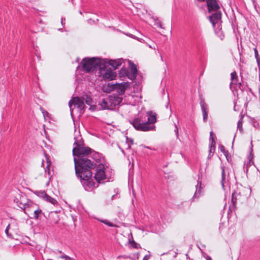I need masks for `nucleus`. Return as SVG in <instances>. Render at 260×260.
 <instances>
[{"instance_id": "obj_1", "label": "nucleus", "mask_w": 260, "mask_h": 260, "mask_svg": "<svg viewBox=\"0 0 260 260\" xmlns=\"http://www.w3.org/2000/svg\"><path fill=\"white\" fill-rule=\"evenodd\" d=\"M74 160L76 174L80 178L85 189L93 187L95 183L91 178V170L95 168L96 164L87 157H74Z\"/></svg>"}, {"instance_id": "obj_2", "label": "nucleus", "mask_w": 260, "mask_h": 260, "mask_svg": "<svg viewBox=\"0 0 260 260\" xmlns=\"http://www.w3.org/2000/svg\"><path fill=\"white\" fill-rule=\"evenodd\" d=\"M148 116L147 120H143L141 118H136L132 122L135 129L138 131L147 132L153 130L154 126L150 125L156 121V114L155 113L150 111L147 112Z\"/></svg>"}, {"instance_id": "obj_3", "label": "nucleus", "mask_w": 260, "mask_h": 260, "mask_svg": "<svg viewBox=\"0 0 260 260\" xmlns=\"http://www.w3.org/2000/svg\"><path fill=\"white\" fill-rule=\"evenodd\" d=\"M74 139V145L76 146L73 149V155H76L77 158L79 157L88 158V155L91 153V149L84 146L83 141L80 135L75 137Z\"/></svg>"}, {"instance_id": "obj_4", "label": "nucleus", "mask_w": 260, "mask_h": 260, "mask_svg": "<svg viewBox=\"0 0 260 260\" xmlns=\"http://www.w3.org/2000/svg\"><path fill=\"white\" fill-rule=\"evenodd\" d=\"M104 60H101L98 58H85L81 62L83 71L86 73L93 72L100 69Z\"/></svg>"}, {"instance_id": "obj_5", "label": "nucleus", "mask_w": 260, "mask_h": 260, "mask_svg": "<svg viewBox=\"0 0 260 260\" xmlns=\"http://www.w3.org/2000/svg\"><path fill=\"white\" fill-rule=\"evenodd\" d=\"M14 202L17 205L26 213L27 208H34L35 205L27 199V196H16Z\"/></svg>"}, {"instance_id": "obj_6", "label": "nucleus", "mask_w": 260, "mask_h": 260, "mask_svg": "<svg viewBox=\"0 0 260 260\" xmlns=\"http://www.w3.org/2000/svg\"><path fill=\"white\" fill-rule=\"evenodd\" d=\"M100 75L102 76L104 79L108 80H112L116 77V73L113 72L110 69L106 68V62L104 60L100 68Z\"/></svg>"}, {"instance_id": "obj_7", "label": "nucleus", "mask_w": 260, "mask_h": 260, "mask_svg": "<svg viewBox=\"0 0 260 260\" xmlns=\"http://www.w3.org/2000/svg\"><path fill=\"white\" fill-rule=\"evenodd\" d=\"M118 104L114 97L104 98L99 102V105L103 109H112Z\"/></svg>"}, {"instance_id": "obj_8", "label": "nucleus", "mask_w": 260, "mask_h": 260, "mask_svg": "<svg viewBox=\"0 0 260 260\" xmlns=\"http://www.w3.org/2000/svg\"><path fill=\"white\" fill-rule=\"evenodd\" d=\"M94 177L98 183H101L106 179L105 167L103 164H100L97 167Z\"/></svg>"}, {"instance_id": "obj_9", "label": "nucleus", "mask_w": 260, "mask_h": 260, "mask_svg": "<svg viewBox=\"0 0 260 260\" xmlns=\"http://www.w3.org/2000/svg\"><path fill=\"white\" fill-rule=\"evenodd\" d=\"M74 105L75 106H76L78 109L80 110H83L85 107V104L84 103V100L82 98H80L79 97H75L73 98L72 100H70L69 103V105L70 108V111L71 114L73 112V108L72 105Z\"/></svg>"}, {"instance_id": "obj_10", "label": "nucleus", "mask_w": 260, "mask_h": 260, "mask_svg": "<svg viewBox=\"0 0 260 260\" xmlns=\"http://www.w3.org/2000/svg\"><path fill=\"white\" fill-rule=\"evenodd\" d=\"M209 12H217L220 7L216 0H207L206 2Z\"/></svg>"}, {"instance_id": "obj_11", "label": "nucleus", "mask_w": 260, "mask_h": 260, "mask_svg": "<svg viewBox=\"0 0 260 260\" xmlns=\"http://www.w3.org/2000/svg\"><path fill=\"white\" fill-rule=\"evenodd\" d=\"M137 72L136 66L130 62V70L127 71L126 76L132 80H134L137 77Z\"/></svg>"}, {"instance_id": "obj_12", "label": "nucleus", "mask_w": 260, "mask_h": 260, "mask_svg": "<svg viewBox=\"0 0 260 260\" xmlns=\"http://www.w3.org/2000/svg\"><path fill=\"white\" fill-rule=\"evenodd\" d=\"M214 13L209 17V20L212 24L213 27L215 26L216 24H217L220 21L221 18V13L220 11L214 12Z\"/></svg>"}, {"instance_id": "obj_13", "label": "nucleus", "mask_w": 260, "mask_h": 260, "mask_svg": "<svg viewBox=\"0 0 260 260\" xmlns=\"http://www.w3.org/2000/svg\"><path fill=\"white\" fill-rule=\"evenodd\" d=\"M129 85V84L128 82L116 83L114 85V89H116L119 94H123Z\"/></svg>"}, {"instance_id": "obj_14", "label": "nucleus", "mask_w": 260, "mask_h": 260, "mask_svg": "<svg viewBox=\"0 0 260 260\" xmlns=\"http://www.w3.org/2000/svg\"><path fill=\"white\" fill-rule=\"evenodd\" d=\"M201 110L203 113V121L206 122L208 119V107L204 100H201L200 102Z\"/></svg>"}, {"instance_id": "obj_15", "label": "nucleus", "mask_w": 260, "mask_h": 260, "mask_svg": "<svg viewBox=\"0 0 260 260\" xmlns=\"http://www.w3.org/2000/svg\"><path fill=\"white\" fill-rule=\"evenodd\" d=\"M123 62V60L121 58L117 59H114L112 60L110 59L109 60L108 62L107 63L109 64V65H110L112 66L114 69H116L119 66H120L122 62Z\"/></svg>"}, {"instance_id": "obj_16", "label": "nucleus", "mask_w": 260, "mask_h": 260, "mask_svg": "<svg viewBox=\"0 0 260 260\" xmlns=\"http://www.w3.org/2000/svg\"><path fill=\"white\" fill-rule=\"evenodd\" d=\"M43 198L47 201L51 203L53 205L57 204V201L53 198L51 196H42Z\"/></svg>"}, {"instance_id": "obj_17", "label": "nucleus", "mask_w": 260, "mask_h": 260, "mask_svg": "<svg viewBox=\"0 0 260 260\" xmlns=\"http://www.w3.org/2000/svg\"><path fill=\"white\" fill-rule=\"evenodd\" d=\"M50 166V162L48 160H47V166L45 169V173L46 175L47 174H48V177H50V176L52 175Z\"/></svg>"}, {"instance_id": "obj_18", "label": "nucleus", "mask_w": 260, "mask_h": 260, "mask_svg": "<svg viewBox=\"0 0 260 260\" xmlns=\"http://www.w3.org/2000/svg\"><path fill=\"white\" fill-rule=\"evenodd\" d=\"M231 76L232 82L230 84V85L231 86L233 84H236L237 82V76L236 72L235 71L233 72L231 74Z\"/></svg>"}, {"instance_id": "obj_19", "label": "nucleus", "mask_w": 260, "mask_h": 260, "mask_svg": "<svg viewBox=\"0 0 260 260\" xmlns=\"http://www.w3.org/2000/svg\"><path fill=\"white\" fill-rule=\"evenodd\" d=\"M82 98L84 100V103H85L88 105H91L92 103V99L90 96H88L87 95H85L82 96Z\"/></svg>"}, {"instance_id": "obj_20", "label": "nucleus", "mask_w": 260, "mask_h": 260, "mask_svg": "<svg viewBox=\"0 0 260 260\" xmlns=\"http://www.w3.org/2000/svg\"><path fill=\"white\" fill-rule=\"evenodd\" d=\"M209 147H210V150H209L210 153L212 152V151H214V150L215 149V141L214 138H213V137H212V138H211V142H210Z\"/></svg>"}, {"instance_id": "obj_21", "label": "nucleus", "mask_w": 260, "mask_h": 260, "mask_svg": "<svg viewBox=\"0 0 260 260\" xmlns=\"http://www.w3.org/2000/svg\"><path fill=\"white\" fill-rule=\"evenodd\" d=\"M201 182L198 183V185H197V189L194 195H198V194L203 193V188L201 187Z\"/></svg>"}, {"instance_id": "obj_22", "label": "nucleus", "mask_w": 260, "mask_h": 260, "mask_svg": "<svg viewBox=\"0 0 260 260\" xmlns=\"http://www.w3.org/2000/svg\"><path fill=\"white\" fill-rule=\"evenodd\" d=\"M221 184L222 187V188L224 189V181H225V175L224 172V169L223 167H222V173H221Z\"/></svg>"}, {"instance_id": "obj_23", "label": "nucleus", "mask_w": 260, "mask_h": 260, "mask_svg": "<svg viewBox=\"0 0 260 260\" xmlns=\"http://www.w3.org/2000/svg\"><path fill=\"white\" fill-rule=\"evenodd\" d=\"M42 213V211L38 209L34 211V218L35 219H38L39 218V215Z\"/></svg>"}, {"instance_id": "obj_24", "label": "nucleus", "mask_w": 260, "mask_h": 260, "mask_svg": "<svg viewBox=\"0 0 260 260\" xmlns=\"http://www.w3.org/2000/svg\"><path fill=\"white\" fill-rule=\"evenodd\" d=\"M100 221L101 222L105 223V224L108 225L109 226H110V227H115L116 226L115 225H114V224L110 222L109 221H108L107 220H100Z\"/></svg>"}, {"instance_id": "obj_25", "label": "nucleus", "mask_w": 260, "mask_h": 260, "mask_svg": "<svg viewBox=\"0 0 260 260\" xmlns=\"http://www.w3.org/2000/svg\"><path fill=\"white\" fill-rule=\"evenodd\" d=\"M129 243L132 244V246L133 247L135 248H139L140 247V245L136 243L134 240L132 241H129Z\"/></svg>"}, {"instance_id": "obj_26", "label": "nucleus", "mask_w": 260, "mask_h": 260, "mask_svg": "<svg viewBox=\"0 0 260 260\" xmlns=\"http://www.w3.org/2000/svg\"><path fill=\"white\" fill-rule=\"evenodd\" d=\"M254 55H255V58L256 59L257 62H258L259 61L260 58L258 56V51H257L256 48H254Z\"/></svg>"}, {"instance_id": "obj_27", "label": "nucleus", "mask_w": 260, "mask_h": 260, "mask_svg": "<svg viewBox=\"0 0 260 260\" xmlns=\"http://www.w3.org/2000/svg\"><path fill=\"white\" fill-rule=\"evenodd\" d=\"M236 201H237V199L236 198V196H232L231 202H232V203L233 204V207L235 206V204L236 203Z\"/></svg>"}, {"instance_id": "obj_28", "label": "nucleus", "mask_w": 260, "mask_h": 260, "mask_svg": "<svg viewBox=\"0 0 260 260\" xmlns=\"http://www.w3.org/2000/svg\"><path fill=\"white\" fill-rule=\"evenodd\" d=\"M60 257L61 258H63L64 259V260H75L67 255H62V256H60Z\"/></svg>"}, {"instance_id": "obj_29", "label": "nucleus", "mask_w": 260, "mask_h": 260, "mask_svg": "<svg viewBox=\"0 0 260 260\" xmlns=\"http://www.w3.org/2000/svg\"><path fill=\"white\" fill-rule=\"evenodd\" d=\"M10 224H9L7 227L6 228V230H5V233L6 234V235H7V236L9 237H12V235L11 234H9V230L10 229Z\"/></svg>"}, {"instance_id": "obj_30", "label": "nucleus", "mask_w": 260, "mask_h": 260, "mask_svg": "<svg viewBox=\"0 0 260 260\" xmlns=\"http://www.w3.org/2000/svg\"><path fill=\"white\" fill-rule=\"evenodd\" d=\"M126 139H127V143H128V148H130V147H131L130 144L132 145L133 144V140L131 139H128L127 138H126Z\"/></svg>"}, {"instance_id": "obj_31", "label": "nucleus", "mask_w": 260, "mask_h": 260, "mask_svg": "<svg viewBox=\"0 0 260 260\" xmlns=\"http://www.w3.org/2000/svg\"><path fill=\"white\" fill-rule=\"evenodd\" d=\"M154 20H155V21H156V20H155V19H154ZM155 25L158 27L162 28L161 24L160 22H159V21H157V22L156 21Z\"/></svg>"}, {"instance_id": "obj_32", "label": "nucleus", "mask_w": 260, "mask_h": 260, "mask_svg": "<svg viewBox=\"0 0 260 260\" xmlns=\"http://www.w3.org/2000/svg\"><path fill=\"white\" fill-rule=\"evenodd\" d=\"M220 150L221 152H222L223 153H226V152L225 151V149H224V147L223 146L221 145L220 146Z\"/></svg>"}, {"instance_id": "obj_33", "label": "nucleus", "mask_w": 260, "mask_h": 260, "mask_svg": "<svg viewBox=\"0 0 260 260\" xmlns=\"http://www.w3.org/2000/svg\"><path fill=\"white\" fill-rule=\"evenodd\" d=\"M150 254H149V255H146L144 257V258H143V260H148V259L150 258Z\"/></svg>"}, {"instance_id": "obj_34", "label": "nucleus", "mask_w": 260, "mask_h": 260, "mask_svg": "<svg viewBox=\"0 0 260 260\" xmlns=\"http://www.w3.org/2000/svg\"><path fill=\"white\" fill-rule=\"evenodd\" d=\"M65 20H66L65 18H64V17H62L61 18V23L62 25H64V23H65L64 21H65Z\"/></svg>"}, {"instance_id": "obj_35", "label": "nucleus", "mask_w": 260, "mask_h": 260, "mask_svg": "<svg viewBox=\"0 0 260 260\" xmlns=\"http://www.w3.org/2000/svg\"><path fill=\"white\" fill-rule=\"evenodd\" d=\"M204 257L206 258V260H212L211 257L207 254H206V255L204 256Z\"/></svg>"}, {"instance_id": "obj_36", "label": "nucleus", "mask_w": 260, "mask_h": 260, "mask_svg": "<svg viewBox=\"0 0 260 260\" xmlns=\"http://www.w3.org/2000/svg\"><path fill=\"white\" fill-rule=\"evenodd\" d=\"M174 131L176 134V136L178 137V127H177L176 124H175V129Z\"/></svg>"}, {"instance_id": "obj_37", "label": "nucleus", "mask_w": 260, "mask_h": 260, "mask_svg": "<svg viewBox=\"0 0 260 260\" xmlns=\"http://www.w3.org/2000/svg\"><path fill=\"white\" fill-rule=\"evenodd\" d=\"M242 122L241 121H239L238 123V127L241 128L242 127Z\"/></svg>"}, {"instance_id": "obj_38", "label": "nucleus", "mask_w": 260, "mask_h": 260, "mask_svg": "<svg viewBox=\"0 0 260 260\" xmlns=\"http://www.w3.org/2000/svg\"><path fill=\"white\" fill-rule=\"evenodd\" d=\"M213 135H214V134H213V132H211L210 133V140L211 142V138H212V137L213 138Z\"/></svg>"}, {"instance_id": "obj_39", "label": "nucleus", "mask_w": 260, "mask_h": 260, "mask_svg": "<svg viewBox=\"0 0 260 260\" xmlns=\"http://www.w3.org/2000/svg\"><path fill=\"white\" fill-rule=\"evenodd\" d=\"M42 113L44 116H45L46 115L48 114V113L47 111H45L44 110H43V111H42Z\"/></svg>"}, {"instance_id": "obj_40", "label": "nucleus", "mask_w": 260, "mask_h": 260, "mask_svg": "<svg viewBox=\"0 0 260 260\" xmlns=\"http://www.w3.org/2000/svg\"><path fill=\"white\" fill-rule=\"evenodd\" d=\"M149 46V47H150V48H152V49H155V45L152 46V45H150Z\"/></svg>"}, {"instance_id": "obj_41", "label": "nucleus", "mask_w": 260, "mask_h": 260, "mask_svg": "<svg viewBox=\"0 0 260 260\" xmlns=\"http://www.w3.org/2000/svg\"><path fill=\"white\" fill-rule=\"evenodd\" d=\"M144 148H147V149H150L149 147L145 146H142Z\"/></svg>"}, {"instance_id": "obj_42", "label": "nucleus", "mask_w": 260, "mask_h": 260, "mask_svg": "<svg viewBox=\"0 0 260 260\" xmlns=\"http://www.w3.org/2000/svg\"><path fill=\"white\" fill-rule=\"evenodd\" d=\"M42 194H44V195H45V196H47V193H46L44 191H43L42 192Z\"/></svg>"}, {"instance_id": "obj_43", "label": "nucleus", "mask_w": 260, "mask_h": 260, "mask_svg": "<svg viewBox=\"0 0 260 260\" xmlns=\"http://www.w3.org/2000/svg\"><path fill=\"white\" fill-rule=\"evenodd\" d=\"M198 1L200 2H204V1L206 2L207 0H198Z\"/></svg>"}, {"instance_id": "obj_44", "label": "nucleus", "mask_w": 260, "mask_h": 260, "mask_svg": "<svg viewBox=\"0 0 260 260\" xmlns=\"http://www.w3.org/2000/svg\"><path fill=\"white\" fill-rule=\"evenodd\" d=\"M256 124L254 125V127H256Z\"/></svg>"}, {"instance_id": "obj_45", "label": "nucleus", "mask_w": 260, "mask_h": 260, "mask_svg": "<svg viewBox=\"0 0 260 260\" xmlns=\"http://www.w3.org/2000/svg\"><path fill=\"white\" fill-rule=\"evenodd\" d=\"M256 124L254 125V127H256Z\"/></svg>"}]
</instances>
